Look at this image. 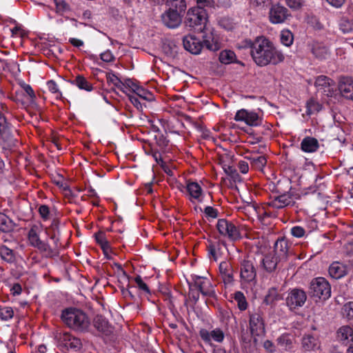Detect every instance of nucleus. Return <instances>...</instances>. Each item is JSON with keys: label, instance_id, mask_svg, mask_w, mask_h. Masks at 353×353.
<instances>
[{"label": "nucleus", "instance_id": "51", "mask_svg": "<svg viewBox=\"0 0 353 353\" xmlns=\"http://www.w3.org/2000/svg\"><path fill=\"white\" fill-rule=\"evenodd\" d=\"M287 6L292 10H299L304 5V0H285Z\"/></svg>", "mask_w": 353, "mask_h": 353}, {"label": "nucleus", "instance_id": "49", "mask_svg": "<svg viewBox=\"0 0 353 353\" xmlns=\"http://www.w3.org/2000/svg\"><path fill=\"white\" fill-rule=\"evenodd\" d=\"M47 87L50 92L52 94H56V98H60L61 97V92L59 91V88L56 82L53 80H50L47 82Z\"/></svg>", "mask_w": 353, "mask_h": 353}, {"label": "nucleus", "instance_id": "21", "mask_svg": "<svg viewBox=\"0 0 353 353\" xmlns=\"http://www.w3.org/2000/svg\"><path fill=\"white\" fill-rule=\"evenodd\" d=\"M328 271L331 277L339 279L347 274L348 267L341 263L334 262L330 265Z\"/></svg>", "mask_w": 353, "mask_h": 353}, {"label": "nucleus", "instance_id": "20", "mask_svg": "<svg viewBox=\"0 0 353 353\" xmlns=\"http://www.w3.org/2000/svg\"><path fill=\"white\" fill-rule=\"evenodd\" d=\"M200 336L205 342H210L213 340L217 343H221L225 337L223 332L220 328H216L210 332L202 329L199 332Z\"/></svg>", "mask_w": 353, "mask_h": 353}, {"label": "nucleus", "instance_id": "27", "mask_svg": "<svg viewBox=\"0 0 353 353\" xmlns=\"http://www.w3.org/2000/svg\"><path fill=\"white\" fill-rule=\"evenodd\" d=\"M319 148L316 139L312 137H305L301 143V149L304 152L312 153L316 152Z\"/></svg>", "mask_w": 353, "mask_h": 353}, {"label": "nucleus", "instance_id": "16", "mask_svg": "<svg viewBox=\"0 0 353 353\" xmlns=\"http://www.w3.org/2000/svg\"><path fill=\"white\" fill-rule=\"evenodd\" d=\"M256 278V271L252 262L244 260L241 265V280L243 283L252 282Z\"/></svg>", "mask_w": 353, "mask_h": 353}, {"label": "nucleus", "instance_id": "59", "mask_svg": "<svg viewBox=\"0 0 353 353\" xmlns=\"http://www.w3.org/2000/svg\"><path fill=\"white\" fill-rule=\"evenodd\" d=\"M123 83L125 84L124 89L129 88L134 93L140 87V85L131 79H127Z\"/></svg>", "mask_w": 353, "mask_h": 353}, {"label": "nucleus", "instance_id": "36", "mask_svg": "<svg viewBox=\"0 0 353 353\" xmlns=\"http://www.w3.org/2000/svg\"><path fill=\"white\" fill-rule=\"evenodd\" d=\"M236 60L235 53L230 50H225L220 52L219 61L223 64H230Z\"/></svg>", "mask_w": 353, "mask_h": 353}, {"label": "nucleus", "instance_id": "32", "mask_svg": "<svg viewBox=\"0 0 353 353\" xmlns=\"http://www.w3.org/2000/svg\"><path fill=\"white\" fill-rule=\"evenodd\" d=\"M333 81L326 76H319L315 81V86L318 90L329 92L330 87L333 84Z\"/></svg>", "mask_w": 353, "mask_h": 353}, {"label": "nucleus", "instance_id": "48", "mask_svg": "<svg viewBox=\"0 0 353 353\" xmlns=\"http://www.w3.org/2000/svg\"><path fill=\"white\" fill-rule=\"evenodd\" d=\"M343 312L347 319H353V301L347 302L343 305Z\"/></svg>", "mask_w": 353, "mask_h": 353}, {"label": "nucleus", "instance_id": "35", "mask_svg": "<svg viewBox=\"0 0 353 353\" xmlns=\"http://www.w3.org/2000/svg\"><path fill=\"white\" fill-rule=\"evenodd\" d=\"M250 161L252 167L256 170H262L267 163L265 156L245 157Z\"/></svg>", "mask_w": 353, "mask_h": 353}, {"label": "nucleus", "instance_id": "38", "mask_svg": "<svg viewBox=\"0 0 353 353\" xmlns=\"http://www.w3.org/2000/svg\"><path fill=\"white\" fill-rule=\"evenodd\" d=\"M1 258L6 262L11 263L14 261V255L13 251L6 246L0 248Z\"/></svg>", "mask_w": 353, "mask_h": 353}, {"label": "nucleus", "instance_id": "33", "mask_svg": "<svg viewBox=\"0 0 353 353\" xmlns=\"http://www.w3.org/2000/svg\"><path fill=\"white\" fill-rule=\"evenodd\" d=\"M72 83L80 90L91 92L93 90L92 84L90 83L84 77L78 75L72 81Z\"/></svg>", "mask_w": 353, "mask_h": 353}, {"label": "nucleus", "instance_id": "17", "mask_svg": "<svg viewBox=\"0 0 353 353\" xmlns=\"http://www.w3.org/2000/svg\"><path fill=\"white\" fill-rule=\"evenodd\" d=\"M338 88L344 98L353 101V78L349 77H341Z\"/></svg>", "mask_w": 353, "mask_h": 353}, {"label": "nucleus", "instance_id": "1", "mask_svg": "<svg viewBox=\"0 0 353 353\" xmlns=\"http://www.w3.org/2000/svg\"><path fill=\"white\" fill-rule=\"evenodd\" d=\"M245 46L250 48L251 57L259 66L277 65L284 61L285 57L282 52L263 36L256 37L253 41L245 40Z\"/></svg>", "mask_w": 353, "mask_h": 353}, {"label": "nucleus", "instance_id": "56", "mask_svg": "<svg viewBox=\"0 0 353 353\" xmlns=\"http://www.w3.org/2000/svg\"><path fill=\"white\" fill-rule=\"evenodd\" d=\"M272 0H250V4L256 8H263L271 3Z\"/></svg>", "mask_w": 353, "mask_h": 353}, {"label": "nucleus", "instance_id": "41", "mask_svg": "<svg viewBox=\"0 0 353 353\" xmlns=\"http://www.w3.org/2000/svg\"><path fill=\"white\" fill-rule=\"evenodd\" d=\"M107 81L109 83L112 84L114 87L119 89L120 90H121L123 92H125L124 90L125 84L114 74L111 73V72L108 73L107 74Z\"/></svg>", "mask_w": 353, "mask_h": 353}, {"label": "nucleus", "instance_id": "29", "mask_svg": "<svg viewBox=\"0 0 353 353\" xmlns=\"http://www.w3.org/2000/svg\"><path fill=\"white\" fill-rule=\"evenodd\" d=\"M311 50L313 54L319 59L325 58L329 53V50L326 45L316 41L311 43Z\"/></svg>", "mask_w": 353, "mask_h": 353}, {"label": "nucleus", "instance_id": "34", "mask_svg": "<svg viewBox=\"0 0 353 353\" xmlns=\"http://www.w3.org/2000/svg\"><path fill=\"white\" fill-rule=\"evenodd\" d=\"M13 228V221L5 214L0 212V230L3 232H9Z\"/></svg>", "mask_w": 353, "mask_h": 353}, {"label": "nucleus", "instance_id": "8", "mask_svg": "<svg viewBox=\"0 0 353 353\" xmlns=\"http://www.w3.org/2000/svg\"><path fill=\"white\" fill-rule=\"evenodd\" d=\"M306 299L307 295L303 290L294 288L288 293L286 298V304L290 310L294 311L302 307Z\"/></svg>", "mask_w": 353, "mask_h": 353}, {"label": "nucleus", "instance_id": "54", "mask_svg": "<svg viewBox=\"0 0 353 353\" xmlns=\"http://www.w3.org/2000/svg\"><path fill=\"white\" fill-rule=\"evenodd\" d=\"M307 110L306 112L307 114H312L316 111H319V105L316 103L314 101L310 100L307 103Z\"/></svg>", "mask_w": 353, "mask_h": 353}, {"label": "nucleus", "instance_id": "7", "mask_svg": "<svg viewBox=\"0 0 353 353\" xmlns=\"http://www.w3.org/2000/svg\"><path fill=\"white\" fill-rule=\"evenodd\" d=\"M203 45L211 51H216L221 48L219 36L210 25H205L203 30Z\"/></svg>", "mask_w": 353, "mask_h": 353}, {"label": "nucleus", "instance_id": "9", "mask_svg": "<svg viewBox=\"0 0 353 353\" xmlns=\"http://www.w3.org/2000/svg\"><path fill=\"white\" fill-rule=\"evenodd\" d=\"M297 199L296 195L292 190L276 196L269 203V205L276 209L285 208L288 205H292Z\"/></svg>", "mask_w": 353, "mask_h": 353}, {"label": "nucleus", "instance_id": "5", "mask_svg": "<svg viewBox=\"0 0 353 353\" xmlns=\"http://www.w3.org/2000/svg\"><path fill=\"white\" fill-rule=\"evenodd\" d=\"M234 120L251 127L259 126L262 123V117L256 112L244 108L236 112Z\"/></svg>", "mask_w": 353, "mask_h": 353}, {"label": "nucleus", "instance_id": "4", "mask_svg": "<svg viewBox=\"0 0 353 353\" xmlns=\"http://www.w3.org/2000/svg\"><path fill=\"white\" fill-rule=\"evenodd\" d=\"M310 290L313 296L323 300H326L331 296L330 285L328 281L323 277H318L312 281Z\"/></svg>", "mask_w": 353, "mask_h": 353}, {"label": "nucleus", "instance_id": "52", "mask_svg": "<svg viewBox=\"0 0 353 353\" xmlns=\"http://www.w3.org/2000/svg\"><path fill=\"white\" fill-rule=\"evenodd\" d=\"M54 3L57 12L63 13L69 10L68 3L63 0H55Z\"/></svg>", "mask_w": 353, "mask_h": 353}, {"label": "nucleus", "instance_id": "15", "mask_svg": "<svg viewBox=\"0 0 353 353\" xmlns=\"http://www.w3.org/2000/svg\"><path fill=\"white\" fill-rule=\"evenodd\" d=\"M250 330L253 336H259L265 334V325L259 314H253L250 318Z\"/></svg>", "mask_w": 353, "mask_h": 353}, {"label": "nucleus", "instance_id": "43", "mask_svg": "<svg viewBox=\"0 0 353 353\" xmlns=\"http://www.w3.org/2000/svg\"><path fill=\"white\" fill-rule=\"evenodd\" d=\"M170 8L179 13H183L186 9V3L184 0H169Z\"/></svg>", "mask_w": 353, "mask_h": 353}, {"label": "nucleus", "instance_id": "13", "mask_svg": "<svg viewBox=\"0 0 353 353\" xmlns=\"http://www.w3.org/2000/svg\"><path fill=\"white\" fill-rule=\"evenodd\" d=\"M288 16V9L279 3L273 5L270 10L269 18L272 23H282Z\"/></svg>", "mask_w": 353, "mask_h": 353}, {"label": "nucleus", "instance_id": "46", "mask_svg": "<svg viewBox=\"0 0 353 353\" xmlns=\"http://www.w3.org/2000/svg\"><path fill=\"white\" fill-rule=\"evenodd\" d=\"M14 312L10 307H1L0 311V319L3 321H8L13 317Z\"/></svg>", "mask_w": 353, "mask_h": 353}, {"label": "nucleus", "instance_id": "50", "mask_svg": "<svg viewBox=\"0 0 353 353\" xmlns=\"http://www.w3.org/2000/svg\"><path fill=\"white\" fill-rule=\"evenodd\" d=\"M279 299V294L275 288L269 290L268 294L265 296V301L267 304H271Z\"/></svg>", "mask_w": 353, "mask_h": 353}, {"label": "nucleus", "instance_id": "31", "mask_svg": "<svg viewBox=\"0 0 353 353\" xmlns=\"http://www.w3.org/2000/svg\"><path fill=\"white\" fill-rule=\"evenodd\" d=\"M219 272L225 283H232V270L231 265L228 261H222L219 264Z\"/></svg>", "mask_w": 353, "mask_h": 353}, {"label": "nucleus", "instance_id": "24", "mask_svg": "<svg viewBox=\"0 0 353 353\" xmlns=\"http://www.w3.org/2000/svg\"><path fill=\"white\" fill-rule=\"evenodd\" d=\"M219 164L227 174L234 176L236 174L232 157L230 154H224L221 155L219 158Z\"/></svg>", "mask_w": 353, "mask_h": 353}, {"label": "nucleus", "instance_id": "57", "mask_svg": "<svg viewBox=\"0 0 353 353\" xmlns=\"http://www.w3.org/2000/svg\"><path fill=\"white\" fill-rule=\"evenodd\" d=\"M134 281L137 283L138 288L141 290H142V291H143V292H145L146 293H149L150 292V290H149V288H148V285H146V283H145L143 281V280H142V279H141V277L140 276H136L135 279H134Z\"/></svg>", "mask_w": 353, "mask_h": 353}, {"label": "nucleus", "instance_id": "53", "mask_svg": "<svg viewBox=\"0 0 353 353\" xmlns=\"http://www.w3.org/2000/svg\"><path fill=\"white\" fill-rule=\"evenodd\" d=\"M100 59L104 62L110 63L114 61L115 57L110 50H107L100 54Z\"/></svg>", "mask_w": 353, "mask_h": 353}, {"label": "nucleus", "instance_id": "58", "mask_svg": "<svg viewBox=\"0 0 353 353\" xmlns=\"http://www.w3.org/2000/svg\"><path fill=\"white\" fill-rule=\"evenodd\" d=\"M39 212L40 216L43 220H48L49 219L50 210L49 208L46 205H42L39 208Z\"/></svg>", "mask_w": 353, "mask_h": 353}, {"label": "nucleus", "instance_id": "2", "mask_svg": "<svg viewBox=\"0 0 353 353\" xmlns=\"http://www.w3.org/2000/svg\"><path fill=\"white\" fill-rule=\"evenodd\" d=\"M61 319L70 329L81 333L88 332L91 327L88 315L77 307H68L62 311Z\"/></svg>", "mask_w": 353, "mask_h": 353}, {"label": "nucleus", "instance_id": "63", "mask_svg": "<svg viewBox=\"0 0 353 353\" xmlns=\"http://www.w3.org/2000/svg\"><path fill=\"white\" fill-rule=\"evenodd\" d=\"M22 288L20 284L14 283L12 287L10 288L11 294L13 296L19 295L21 293Z\"/></svg>", "mask_w": 353, "mask_h": 353}, {"label": "nucleus", "instance_id": "39", "mask_svg": "<svg viewBox=\"0 0 353 353\" xmlns=\"http://www.w3.org/2000/svg\"><path fill=\"white\" fill-rule=\"evenodd\" d=\"M278 345L283 350H288L292 347V340L290 335L282 334L277 339Z\"/></svg>", "mask_w": 353, "mask_h": 353}, {"label": "nucleus", "instance_id": "30", "mask_svg": "<svg viewBox=\"0 0 353 353\" xmlns=\"http://www.w3.org/2000/svg\"><path fill=\"white\" fill-rule=\"evenodd\" d=\"M94 327L99 332L106 336L110 335L113 331V327L102 316H97L94 320Z\"/></svg>", "mask_w": 353, "mask_h": 353}, {"label": "nucleus", "instance_id": "25", "mask_svg": "<svg viewBox=\"0 0 353 353\" xmlns=\"http://www.w3.org/2000/svg\"><path fill=\"white\" fill-rule=\"evenodd\" d=\"M302 347L305 351H315L320 348L319 339L312 334H305L301 340Z\"/></svg>", "mask_w": 353, "mask_h": 353}, {"label": "nucleus", "instance_id": "60", "mask_svg": "<svg viewBox=\"0 0 353 353\" xmlns=\"http://www.w3.org/2000/svg\"><path fill=\"white\" fill-rule=\"evenodd\" d=\"M123 83L125 84L124 89L129 88L134 93L140 87V85L131 79H127Z\"/></svg>", "mask_w": 353, "mask_h": 353}, {"label": "nucleus", "instance_id": "23", "mask_svg": "<svg viewBox=\"0 0 353 353\" xmlns=\"http://www.w3.org/2000/svg\"><path fill=\"white\" fill-rule=\"evenodd\" d=\"M337 339L345 345L353 342V328L350 325H343L336 332Z\"/></svg>", "mask_w": 353, "mask_h": 353}, {"label": "nucleus", "instance_id": "44", "mask_svg": "<svg viewBox=\"0 0 353 353\" xmlns=\"http://www.w3.org/2000/svg\"><path fill=\"white\" fill-rule=\"evenodd\" d=\"M234 298L235 301L237 302L239 310H246L248 304L245 300V297L241 292H235Z\"/></svg>", "mask_w": 353, "mask_h": 353}, {"label": "nucleus", "instance_id": "26", "mask_svg": "<svg viewBox=\"0 0 353 353\" xmlns=\"http://www.w3.org/2000/svg\"><path fill=\"white\" fill-rule=\"evenodd\" d=\"M61 339L65 346L68 348L77 351L81 347V340L69 332L63 333Z\"/></svg>", "mask_w": 353, "mask_h": 353}, {"label": "nucleus", "instance_id": "18", "mask_svg": "<svg viewBox=\"0 0 353 353\" xmlns=\"http://www.w3.org/2000/svg\"><path fill=\"white\" fill-rule=\"evenodd\" d=\"M163 23L170 28H176L181 23V13L174 9H169L162 15Z\"/></svg>", "mask_w": 353, "mask_h": 353}, {"label": "nucleus", "instance_id": "22", "mask_svg": "<svg viewBox=\"0 0 353 353\" xmlns=\"http://www.w3.org/2000/svg\"><path fill=\"white\" fill-rule=\"evenodd\" d=\"M281 261L285 259L288 252V241L285 239H278L274 246V250L270 251Z\"/></svg>", "mask_w": 353, "mask_h": 353}, {"label": "nucleus", "instance_id": "14", "mask_svg": "<svg viewBox=\"0 0 353 353\" xmlns=\"http://www.w3.org/2000/svg\"><path fill=\"white\" fill-rule=\"evenodd\" d=\"M194 285L203 296H212L214 294V288L209 279L200 276H192Z\"/></svg>", "mask_w": 353, "mask_h": 353}, {"label": "nucleus", "instance_id": "19", "mask_svg": "<svg viewBox=\"0 0 353 353\" xmlns=\"http://www.w3.org/2000/svg\"><path fill=\"white\" fill-rule=\"evenodd\" d=\"M183 44L187 51L194 54H199L203 48V44L200 40L193 35L184 37Z\"/></svg>", "mask_w": 353, "mask_h": 353}, {"label": "nucleus", "instance_id": "55", "mask_svg": "<svg viewBox=\"0 0 353 353\" xmlns=\"http://www.w3.org/2000/svg\"><path fill=\"white\" fill-rule=\"evenodd\" d=\"M305 231L303 228L301 226H294L291 228V234L296 238L303 237L305 235Z\"/></svg>", "mask_w": 353, "mask_h": 353}, {"label": "nucleus", "instance_id": "61", "mask_svg": "<svg viewBox=\"0 0 353 353\" xmlns=\"http://www.w3.org/2000/svg\"><path fill=\"white\" fill-rule=\"evenodd\" d=\"M198 6L205 9V7L212 8L214 6V1L213 0H196Z\"/></svg>", "mask_w": 353, "mask_h": 353}, {"label": "nucleus", "instance_id": "3", "mask_svg": "<svg viewBox=\"0 0 353 353\" xmlns=\"http://www.w3.org/2000/svg\"><path fill=\"white\" fill-rule=\"evenodd\" d=\"M208 14L205 9L200 6L194 7L190 9L186 15L185 25L190 28H195L199 26L207 24Z\"/></svg>", "mask_w": 353, "mask_h": 353}, {"label": "nucleus", "instance_id": "40", "mask_svg": "<svg viewBox=\"0 0 353 353\" xmlns=\"http://www.w3.org/2000/svg\"><path fill=\"white\" fill-rule=\"evenodd\" d=\"M96 241L99 244L105 253L110 250V245L103 232H99L94 235Z\"/></svg>", "mask_w": 353, "mask_h": 353}, {"label": "nucleus", "instance_id": "28", "mask_svg": "<svg viewBox=\"0 0 353 353\" xmlns=\"http://www.w3.org/2000/svg\"><path fill=\"white\" fill-rule=\"evenodd\" d=\"M281 261L271 252H268L263 259V265L264 268L269 272H273L277 265L279 261Z\"/></svg>", "mask_w": 353, "mask_h": 353}, {"label": "nucleus", "instance_id": "6", "mask_svg": "<svg viewBox=\"0 0 353 353\" xmlns=\"http://www.w3.org/2000/svg\"><path fill=\"white\" fill-rule=\"evenodd\" d=\"M216 228L219 234L231 241H236L241 238L238 228L231 221L226 219H219L216 223Z\"/></svg>", "mask_w": 353, "mask_h": 353}, {"label": "nucleus", "instance_id": "11", "mask_svg": "<svg viewBox=\"0 0 353 353\" xmlns=\"http://www.w3.org/2000/svg\"><path fill=\"white\" fill-rule=\"evenodd\" d=\"M185 188L186 195L192 203L203 202L205 196L202 188L197 182L188 181Z\"/></svg>", "mask_w": 353, "mask_h": 353}, {"label": "nucleus", "instance_id": "62", "mask_svg": "<svg viewBox=\"0 0 353 353\" xmlns=\"http://www.w3.org/2000/svg\"><path fill=\"white\" fill-rule=\"evenodd\" d=\"M238 168L241 173L246 174L249 170V165L248 162L245 161H240L238 163Z\"/></svg>", "mask_w": 353, "mask_h": 353}, {"label": "nucleus", "instance_id": "64", "mask_svg": "<svg viewBox=\"0 0 353 353\" xmlns=\"http://www.w3.org/2000/svg\"><path fill=\"white\" fill-rule=\"evenodd\" d=\"M204 212L207 216L211 218H216L217 216L216 210L211 206H207Z\"/></svg>", "mask_w": 353, "mask_h": 353}, {"label": "nucleus", "instance_id": "45", "mask_svg": "<svg viewBox=\"0 0 353 353\" xmlns=\"http://www.w3.org/2000/svg\"><path fill=\"white\" fill-rule=\"evenodd\" d=\"M340 30L345 34L353 31V23L347 19H342L339 23Z\"/></svg>", "mask_w": 353, "mask_h": 353}, {"label": "nucleus", "instance_id": "37", "mask_svg": "<svg viewBox=\"0 0 353 353\" xmlns=\"http://www.w3.org/2000/svg\"><path fill=\"white\" fill-rule=\"evenodd\" d=\"M10 134V126L4 114L0 111V134L3 137H8Z\"/></svg>", "mask_w": 353, "mask_h": 353}, {"label": "nucleus", "instance_id": "12", "mask_svg": "<svg viewBox=\"0 0 353 353\" xmlns=\"http://www.w3.org/2000/svg\"><path fill=\"white\" fill-rule=\"evenodd\" d=\"M20 85L21 90L16 91L15 100L17 101H21L22 103H34L36 95L32 87L26 83H21Z\"/></svg>", "mask_w": 353, "mask_h": 353}, {"label": "nucleus", "instance_id": "42", "mask_svg": "<svg viewBox=\"0 0 353 353\" xmlns=\"http://www.w3.org/2000/svg\"><path fill=\"white\" fill-rule=\"evenodd\" d=\"M280 40L283 45L290 46L294 41V37L289 30H283L280 33Z\"/></svg>", "mask_w": 353, "mask_h": 353}, {"label": "nucleus", "instance_id": "47", "mask_svg": "<svg viewBox=\"0 0 353 353\" xmlns=\"http://www.w3.org/2000/svg\"><path fill=\"white\" fill-rule=\"evenodd\" d=\"M135 94L140 98L148 101L153 99V94L141 86L139 88Z\"/></svg>", "mask_w": 353, "mask_h": 353}, {"label": "nucleus", "instance_id": "10", "mask_svg": "<svg viewBox=\"0 0 353 353\" xmlns=\"http://www.w3.org/2000/svg\"><path fill=\"white\" fill-rule=\"evenodd\" d=\"M41 232V225H33L28 231V239L29 243L42 251L48 250V245L40 239L39 234Z\"/></svg>", "mask_w": 353, "mask_h": 353}]
</instances>
